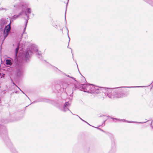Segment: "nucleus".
<instances>
[{"instance_id": "obj_21", "label": "nucleus", "mask_w": 153, "mask_h": 153, "mask_svg": "<svg viewBox=\"0 0 153 153\" xmlns=\"http://www.w3.org/2000/svg\"><path fill=\"white\" fill-rule=\"evenodd\" d=\"M20 90L24 94H25L24 93L22 90H21L20 89Z\"/></svg>"}, {"instance_id": "obj_3", "label": "nucleus", "mask_w": 153, "mask_h": 153, "mask_svg": "<svg viewBox=\"0 0 153 153\" xmlns=\"http://www.w3.org/2000/svg\"><path fill=\"white\" fill-rule=\"evenodd\" d=\"M101 89L99 87L91 84L90 87L91 91H90V93H94L95 94L99 93L100 92Z\"/></svg>"}, {"instance_id": "obj_16", "label": "nucleus", "mask_w": 153, "mask_h": 153, "mask_svg": "<svg viewBox=\"0 0 153 153\" xmlns=\"http://www.w3.org/2000/svg\"><path fill=\"white\" fill-rule=\"evenodd\" d=\"M140 87V86H131V87H119L118 88H136V87Z\"/></svg>"}, {"instance_id": "obj_13", "label": "nucleus", "mask_w": 153, "mask_h": 153, "mask_svg": "<svg viewBox=\"0 0 153 153\" xmlns=\"http://www.w3.org/2000/svg\"><path fill=\"white\" fill-rule=\"evenodd\" d=\"M9 33L8 32H7L4 31L3 36H4V39H5L7 37V36H8Z\"/></svg>"}, {"instance_id": "obj_1", "label": "nucleus", "mask_w": 153, "mask_h": 153, "mask_svg": "<svg viewBox=\"0 0 153 153\" xmlns=\"http://www.w3.org/2000/svg\"><path fill=\"white\" fill-rule=\"evenodd\" d=\"M31 10L30 8L29 7L26 9L24 11L21 12L19 15H14L13 16V18L16 19L19 16H23L25 15L26 16L27 18L26 19L25 18H24L26 20L25 27H26L29 17V16L27 14H30L31 13Z\"/></svg>"}, {"instance_id": "obj_22", "label": "nucleus", "mask_w": 153, "mask_h": 153, "mask_svg": "<svg viewBox=\"0 0 153 153\" xmlns=\"http://www.w3.org/2000/svg\"><path fill=\"white\" fill-rule=\"evenodd\" d=\"M145 122H139V123H145Z\"/></svg>"}, {"instance_id": "obj_12", "label": "nucleus", "mask_w": 153, "mask_h": 153, "mask_svg": "<svg viewBox=\"0 0 153 153\" xmlns=\"http://www.w3.org/2000/svg\"><path fill=\"white\" fill-rule=\"evenodd\" d=\"M61 110L64 112L67 111L69 110L68 107H65V105H64L63 108L61 109Z\"/></svg>"}, {"instance_id": "obj_14", "label": "nucleus", "mask_w": 153, "mask_h": 153, "mask_svg": "<svg viewBox=\"0 0 153 153\" xmlns=\"http://www.w3.org/2000/svg\"><path fill=\"white\" fill-rule=\"evenodd\" d=\"M19 44H18L17 45V47L16 48L15 50V55L16 56H17V53L19 50Z\"/></svg>"}, {"instance_id": "obj_6", "label": "nucleus", "mask_w": 153, "mask_h": 153, "mask_svg": "<svg viewBox=\"0 0 153 153\" xmlns=\"http://www.w3.org/2000/svg\"><path fill=\"white\" fill-rule=\"evenodd\" d=\"M32 54V51L30 50L27 51L25 55V60L27 61L29 60Z\"/></svg>"}, {"instance_id": "obj_23", "label": "nucleus", "mask_w": 153, "mask_h": 153, "mask_svg": "<svg viewBox=\"0 0 153 153\" xmlns=\"http://www.w3.org/2000/svg\"><path fill=\"white\" fill-rule=\"evenodd\" d=\"M83 79L84 80H85V79H84V78H83Z\"/></svg>"}, {"instance_id": "obj_5", "label": "nucleus", "mask_w": 153, "mask_h": 153, "mask_svg": "<svg viewBox=\"0 0 153 153\" xmlns=\"http://www.w3.org/2000/svg\"><path fill=\"white\" fill-rule=\"evenodd\" d=\"M29 7V5L28 3L25 2H21L19 6V8L22 10L21 12L24 11L25 9Z\"/></svg>"}, {"instance_id": "obj_2", "label": "nucleus", "mask_w": 153, "mask_h": 153, "mask_svg": "<svg viewBox=\"0 0 153 153\" xmlns=\"http://www.w3.org/2000/svg\"><path fill=\"white\" fill-rule=\"evenodd\" d=\"M108 93L107 94L108 96L109 97L112 99L115 98H119L122 97V94L120 93L115 92L114 91L111 89L108 90Z\"/></svg>"}, {"instance_id": "obj_11", "label": "nucleus", "mask_w": 153, "mask_h": 153, "mask_svg": "<svg viewBox=\"0 0 153 153\" xmlns=\"http://www.w3.org/2000/svg\"><path fill=\"white\" fill-rule=\"evenodd\" d=\"M6 64L8 66H11L12 64V61L11 59H7L6 60Z\"/></svg>"}, {"instance_id": "obj_17", "label": "nucleus", "mask_w": 153, "mask_h": 153, "mask_svg": "<svg viewBox=\"0 0 153 153\" xmlns=\"http://www.w3.org/2000/svg\"><path fill=\"white\" fill-rule=\"evenodd\" d=\"M0 10H6V9L4 8H0Z\"/></svg>"}, {"instance_id": "obj_9", "label": "nucleus", "mask_w": 153, "mask_h": 153, "mask_svg": "<svg viewBox=\"0 0 153 153\" xmlns=\"http://www.w3.org/2000/svg\"><path fill=\"white\" fill-rule=\"evenodd\" d=\"M7 20L6 19H2L0 20V25L1 27L3 26L4 25L6 24Z\"/></svg>"}, {"instance_id": "obj_19", "label": "nucleus", "mask_w": 153, "mask_h": 153, "mask_svg": "<svg viewBox=\"0 0 153 153\" xmlns=\"http://www.w3.org/2000/svg\"><path fill=\"white\" fill-rule=\"evenodd\" d=\"M120 120L121 121H125V122H128L127 121H126L124 119H122V120Z\"/></svg>"}, {"instance_id": "obj_15", "label": "nucleus", "mask_w": 153, "mask_h": 153, "mask_svg": "<svg viewBox=\"0 0 153 153\" xmlns=\"http://www.w3.org/2000/svg\"><path fill=\"white\" fill-rule=\"evenodd\" d=\"M71 103L70 102H65V107H68L71 105Z\"/></svg>"}, {"instance_id": "obj_24", "label": "nucleus", "mask_w": 153, "mask_h": 153, "mask_svg": "<svg viewBox=\"0 0 153 153\" xmlns=\"http://www.w3.org/2000/svg\"><path fill=\"white\" fill-rule=\"evenodd\" d=\"M130 122V123H133V122Z\"/></svg>"}, {"instance_id": "obj_10", "label": "nucleus", "mask_w": 153, "mask_h": 153, "mask_svg": "<svg viewBox=\"0 0 153 153\" xmlns=\"http://www.w3.org/2000/svg\"><path fill=\"white\" fill-rule=\"evenodd\" d=\"M10 29L11 27L10 23L8 25L6 26L5 27L4 29V31L9 33Z\"/></svg>"}, {"instance_id": "obj_25", "label": "nucleus", "mask_w": 153, "mask_h": 153, "mask_svg": "<svg viewBox=\"0 0 153 153\" xmlns=\"http://www.w3.org/2000/svg\"><path fill=\"white\" fill-rule=\"evenodd\" d=\"M17 88H18L19 89H20L19 87H17Z\"/></svg>"}, {"instance_id": "obj_27", "label": "nucleus", "mask_w": 153, "mask_h": 153, "mask_svg": "<svg viewBox=\"0 0 153 153\" xmlns=\"http://www.w3.org/2000/svg\"><path fill=\"white\" fill-rule=\"evenodd\" d=\"M68 76V77H70V76Z\"/></svg>"}, {"instance_id": "obj_20", "label": "nucleus", "mask_w": 153, "mask_h": 153, "mask_svg": "<svg viewBox=\"0 0 153 153\" xmlns=\"http://www.w3.org/2000/svg\"><path fill=\"white\" fill-rule=\"evenodd\" d=\"M111 118L113 120H114V119H115V120H119V119H115V118Z\"/></svg>"}, {"instance_id": "obj_4", "label": "nucleus", "mask_w": 153, "mask_h": 153, "mask_svg": "<svg viewBox=\"0 0 153 153\" xmlns=\"http://www.w3.org/2000/svg\"><path fill=\"white\" fill-rule=\"evenodd\" d=\"M91 84H81L80 86L82 87V90L85 92L90 93L91 91Z\"/></svg>"}, {"instance_id": "obj_18", "label": "nucleus", "mask_w": 153, "mask_h": 153, "mask_svg": "<svg viewBox=\"0 0 153 153\" xmlns=\"http://www.w3.org/2000/svg\"><path fill=\"white\" fill-rule=\"evenodd\" d=\"M77 116H78V117H79V118L80 119H81L82 120V121H84V122H85L86 123H87L88 124V123H87V122H86V121H84V120H82V119H81V118H80L79 116H78V115H77Z\"/></svg>"}, {"instance_id": "obj_26", "label": "nucleus", "mask_w": 153, "mask_h": 153, "mask_svg": "<svg viewBox=\"0 0 153 153\" xmlns=\"http://www.w3.org/2000/svg\"><path fill=\"white\" fill-rule=\"evenodd\" d=\"M69 37V40H70V38L69 37Z\"/></svg>"}, {"instance_id": "obj_8", "label": "nucleus", "mask_w": 153, "mask_h": 153, "mask_svg": "<svg viewBox=\"0 0 153 153\" xmlns=\"http://www.w3.org/2000/svg\"><path fill=\"white\" fill-rule=\"evenodd\" d=\"M16 73L18 76L21 75L22 73V69L21 67L19 66L16 68Z\"/></svg>"}, {"instance_id": "obj_7", "label": "nucleus", "mask_w": 153, "mask_h": 153, "mask_svg": "<svg viewBox=\"0 0 153 153\" xmlns=\"http://www.w3.org/2000/svg\"><path fill=\"white\" fill-rule=\"evenodd\" d=\"M32 49V51L36 53L37 54H38L39 55L38 57L39 58H41V53L40 51H38L36 47L33 46V48Z\"/></svg>"}]
</instances>
